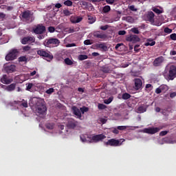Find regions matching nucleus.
<instances>
[{"label":"nucleus","mask_w":176,"mask_h":176,"mask_svg":"<svg viewBox=\"0 0 176 176\" xmlns=\"http://www.w3.org/2000/svg\"><path fill=\"white\" fill-rule=\"evenodd\" d=\"M47 112L46 102L43 99H37L36 100V115L39 118H45Z\"/></svg>","instance_id":"obj_1"},{"label":"nucleus","mask_w":176,"mask_h":176,"mask_svg":"<svg viewBox=\"0 0 176 176\" xmlns=\"http://www.w3.org/2000/svg\"><path fill=\"white\" fill-rule=\"evenodd\" d=\"M80 141L83 143L91 144L93 142H99V141H102L106 138L105 135L103 134L96 135H81L80 136Z\"/></svg>","instance_id":"obj_2"},{"label":"nucleus","mask_w":176,"mask_h":176,"mask_svg":"<svg viewBox=\"0 0 176 176\" xmlns=\"http://www.w3.org/2000/svg\"><path fill=\"white\" fill-rule=\"evenodd\" d=\"M165 71L166 72L168 71V79L174 80V78H176V67L173 65L166 66Z\"/></svg>","instance_id":"obj_3"},{"label":"nucleus","mask_w":176,"mask_h":176,"mask_svg":"<svg viewBox=\"0 0 176 176\" xmlns=\"http://www.w3.org/2000/svg\"><path fill=\"white\" fill-rule=\"evenodd\" d=\"M44 45L47 46V47H57L58 45H60V40L58 38H52L47 39L45 41Z\"/></svg>","instance_id":"obj_4"},{"label":"nucleus","mask_w":176,"mask_h":176,"mask_svg":"<svg viewBox=\"0 0 176 176\" xmlns=\"http://www.w3.org/2000/svg\"><path fill=\"white\" fill-rule=\"evenodd\" d=\"M17 54H19V50L16 49H12L10 51L8 54L6 56V61H13L17 58Z\"/></svg>","instance_id":"obj_5"},{"label":"nucleus","mask_w":176,"mask_h":176,"mask_svg":"<svg viewBox=\"0 0 176 176\" xmlns=\"http://www.w3.org/2000/svg\"><path fill=\"white\" fill-rule=\"evenodd\" d=\"M37 54H38V56H41V57H45V58H47V61L53 60V55L51 54L50 52L46 51L45 50H38Z\"/></svg>","instance_id":"obj_6"},{"label":"nucleus","mask_w":176,"mask_h":176,"mask_svg":"<svg viewBox=\"0 0 176 176\" xmlns=\"http://www.w3.org/2000/svg\"><path fill=\"white\" fill-rule=\"evenodd\" d=\"M105 146H120L122 142L120 140L116 139H110L104 142Z\"/></svg>","instance_id":"obj_7"},{"label":"nucleus","mask_w":176,"mask_h":176,"mask_svg":"<svg viewBox=\"0 0 176 176\" xmlns=\"http://www.w3.org/2000/svg\"><path fill=\"white\" fill-rule=\"evenodd\" d=\"M22 17L28 20V21L32 22L35 20V17L34 16V14L31 11H25L22 14Z\"/></svg>","instance_id":"obj_8"},{"label":"nucleus","mask_w":176,"mask_h":176,"mask_svg":"<svg viewBox=\"0 0 176 176\" xmlns=\"http://www.w3.org/2000/svg\"><path fill=\"white\" fill-rule=\"evenodd\" d=\"M21 42L22 45H30V43H35V37L34 36H28L26 37H23Z\"/></svg>","instance_id":"obj_9"},{"label":"nucleus","mask_w":176,"mask_h":176,"mask_svg":"<svg viewBox=\"0 0 176 176\" xmlns=\"http://www.w3.org/2000/svg\"><path fill=\"white\" fill-rule=\"evenodd\" d=\"M162 130L160 127H149L145 128L143 129V133H146V134H156V133H159Z\"/></svg>","instance_id":"obj_10"},{"label":"nucleus","mask_w":176,"mask_h":176,"mask_svg":"<svg viewBox=\"0 0 176 176\" xmlns=\"http://www.w3.org/2000/svg\"><path fill=\"white\" fill-rule=\"evenodd\" d=\"M46 31V27L42 24H38L36 28H33V32L36 34H42Z\"/></svg>","instance_id":"obj_11"},{"label":"nucleus","mask_w":176,"mask_h":176,"mask_svg":"<svg viewBox=\"0 0 176 176\" xmlns=\"http://www.w3.org/2000/svg\"><path fill=\"white\" fill-rule=\"evenodd\" d=\"M3 68L7 74H12L16 71V65H14L5 64Z\"/></svg>","instance_id":"obj_12"},{"label":"nucleus","mask_w":176,"mask_h":176,"mask_svg":"<svg viewBox=\"0 0 176 176\" xmlns=\"http://www.w3.org/2000/svg\"><path fill=\"white\" fill-rule=\"evenodd\" d=\"M126 41H127V42H132V43H137V42H140V39L138 36L135 34H131L126 36Z\"/></svg>","instance_id":"obj_13"},{"label":"nucleus","mask_w":176,"mask_h":176,"mask_svg":"<svg viewBox=\"0 0 176 176\" xmlns=\"http://www.w3.org/2000/svg\"><path fill=\"white\" fill-rule=\"evenodd\" d=\"M163 63H164V57L159 56L154 60V61L153 62V65L154 67H161Z\"/></svg>","instance_id":"obj_14"},{"label":"nucleus","mask_w":176,"mask_h":176,"mask_svg":"<svg viewBox=\"0 0 176 176\" xmlns=\"http://www.w3.org/2000/svg\"><path fill=\"white\" fill-rule=\"evenodd\" d=\"M72 111L78 119L82 118V113L80 112V109L76 107V106L72 107Z\"/></svg>","instance_id":"obj_15"},{"label":"nucleus","mask_w":176,"mask_h":176,"mask_svg":"<svg viewBox=\"0 0 176 176\" xmlns=\"http://www.w3.org/2000/svg\"><path fill=\"white\" fill-rule=\"evenodd\" d=\"M134 89L135 90H141L142 89V80L140 78H135L134 79Z\"/></svg>","instance_id":"obj_16"},{"label":"nucleus","mask_w":176,"mask_h":176,"mask_svg":"<svg viewBox=\"0 0 176 176\" xmlns=\"http://www.w3.org/2000/svg\"><path fill=\"white\" fill-rule=\"evenodd\" d=\"M1 83L4 85H10L12 82H13V78L8 77L6 74L3 75L2 78H1Z\"/></svg>","instance_id":"obj_17"},{"label":"nucleus","mask_w":176,"mask_h":176,"mask_svg":"<svg viewBox=\"0 0 176 176\" xmlns=\"http://www.w3.org/2000/svg\"><path fill=\"white\" fill-rule=\"evenodd\" d=\"M82 20H83V17L82 16L73 15L70 17V21L72 24H78V23H80Z\"/></svg>","instance_id":"obj_18"},{"label":"nucleus","mask_w":176,"mask_h":176,"mask_svg":"<svg viewBox=\"0 0 176 176\" xmlns=\"http://www.w3.org/2000/svg\"><path fill=\"white\" fill-rule=\"evenodd\" d=\"M1 87L6 90V91H13L16 89V83L10 84V85H1Z\"/></svg>","instance_id":"obj_19"},{"label":"nucleus","mask_w":176,"mask_h":176,"mask_svg":"<svg viewBox=\"0 0 176 176\" xmlns=\"http://www.w3.org/2000/svg\"><path fill=\"white\" fill-rule=\"evenodd\" d=\"M146 17L147 19V21H150V23H155V13L153 12L150 11L146 14Z\"/></svg>","instance_id":"obj_20"},{"label":"nucleus","mask_w":176,"mask_h":176,"mask_svg":"<svg viewBox=\"0 0 176 176\" xmlns=\"http://www.w3.org/2000/svg\"><path fill=\"white\" fill-rule=\"evenodd\" d=\"M95 38H99L100 39H107V34L100 33V32H96L94 33Z\"/></svg>","instance_id":"obj_21"},{"label":"nucleus","mask_w":176,"mask_h":176,"mask_svg":"<svg viewBox=\"0 0 176 176\" xmlns=\"http://www.w3.org/2000/svg\"><path fill=\"white\" fill-rule=\"evenodd\" d=\"M45 126L47 130L52 131H50L51 134H54V133H56V131H54V123H47Z\"/></svg>","instance_id":"obj_22"},{"label":"nucleus","mask_w":176,"mask_h":176,"mask_svg":"<svg viewBox=\"0 0 176 176\" xmlns=\"http://www.w3.org/2000/svg\"><path fill=\"white\" fill-rule=\"evenodd\" d=\"M76 124H78V122L70 119L67 123V127L69 129H75L76 127Z\"/></svg>","instance_id":"obj_23"},{"label":"nucleus","mask_w":176,"mask_h":176,"mask_svg":"<svg viewBox=\"0 0 176 176\" xmlns=\"http://www.w3.org/2000/svg\"><path fill=\"white\" fill-rule=\"evenodd\" d=\"M96 47H98V49H101V50H103V52H107V50H108V47L105 43L96 44Z\"/></svg>","instance_id":"obj_24"},{"label":"nucleus","mask_w":176,"mask_h":176,"mask_svg":"<svg viewBox=\"0 0 176 176\" xmlns=\"http://www.w3.org/2000/svg\"><path fill=\"white\" fill-rule=\"evenodd\" d=\"M155 45H156V41L152 38H148L147 42L145 43V46H155Z\"/></svg>","instance_id":"obj_25"},{"label":"nucleus","mask_w":176,"mask_h":176,"mask_svg":"<svg viewBox=\"0 0 176 176\" xmlns=\"http://www.w3.org/2000/svg\"><path fill=\"white\" fill-rule=\"evenodd\" d=\"M136 112L138 113H144V112H146V107H145L144 106H140L137 109H136Z\"/></svg>","instance_id":"obj_26"},{"label":"nucleus","mask_w":176,"mask_h":176,"mask_svg":"<svg viewBox=\"0 0 176 176\" xmlns=\"http://www.w3.org/2000/svg\"><path fill=\"white\" fill-rule=\"evenodd\" d=\"M100 71L104 72V74H109V72H111V69H109V67L108 66H103L101 67Z\"/></svg>","instance_id":"obj_27"},{"label":"nucleus","mask_w":176,"mask_h":176,"mask_svg":"<svg viewBox=\"0 0 176 176\" xmlns=\"http://www.w3.org/2000/svg\"><path fill=\"white\" fill-rule=\"evenodd\" d=\"M64 62L66 65H72L74 64V61H72L69 58H65Z\"/></svg>","instance_id":"obj_28"},{"label":"nucleus","mask_w":176,"mask_h":176,"mask_svg":"<svg viewBox=\"0 0 176 176\" xmlns=\"http://www.w3.org/2000/svg\"><path fill=\"white\" fill-rule=\"evenodd\" d=\"M122 20H125L128 23H133L134 22V19L131 16H126V17L124 16V17H122Z\"/></svg>","instance_id":"obj_29"},{"label":"nucleus","mask_w":176,"mask_h":176,"mask_svg":"<svg viewBox=\"0 0 176 176\" xmlns=\"http://www.w3.org/2000/svg\"><path fill=\"white\" fill-rule=\"evenodd\" d=\"M88 23H89V24H93L94 23H96V18L93 17L92 16L89 15L88 16Z\"/></svg>","instance_id":"obj_30"},{"label":"nucleus","mask_w":176,"mask_h":176,"mask_svg":"<svg viewBox=\"0 0 176 176\" xmlns=\"http://www.w3.org/2000/svg\"><path fill=\"white\" fill-rule=\"evenodd\" d=\"M122 46L123 47V46H124V45L123 43H118L115 47L116 50L120 52L122 50V49H123V47H122Z\"/></svg>","instance_id":"obj_31"},{"label":"nucleus","mask_w":176,"mask_h":176,"mask_svg":"<svg viewBox=\"0 0 176 176\" xmlns=\"http://www.w3.org/2000/svg\"><path fill=\"white\" fill-rule=\"evenodd\" d=\"M78 58L80 61H83V60H87V58H89V56H87V55H79L78 56Z\"/></svg>","instance_id":"obj_32"},{"label":"nucleus","mask_w":176,"mask_h":176,"mask_svg":"<svg viewBox=\"0 0 176 176\" xmlns=\"http://www.w3.org/2000/svg\"><path fill=\"white\" fill-rule=\"evenodd\" d=\"M131 32H133V34L138 35V34H140V30H138V28H132L131 29Z\"/></svg>","instance_id":"obj_33"},{"label":"nucleus","mask_w":176,"mask_h":176,"mask_svg":"<svg viewBox=\"0 0 176 176\" xmlns=\"http://www.w3.org/2000/svg\"><path fill=\"white\" fill-rule=\"evenodd\" d=\"M80 111L81 113L83 115L85 114V112H89V107H80Z\"/></svg>","instance_id":"obj_34"},{"label":"nucleus","mask_w":176,"mask_h":176,"mask_svg":"<svg viewBox=\"0 0 176 176\" xmlns=\"http://www.w3.org/2000/svg\"><path fill=\"white\" fill-rule=\"evenodd\" d=\"M160 88L161 89V91H162L164 93L167 91V90H168V87H167V85H166L160 86Z\"/></svg>","instance_id":"obj_35"},{"label":"nucleus","mask_w":176,"mask_h":176,"mask_svg":"<svg viewBox=\"0 0 176 176\" xmlns=\"http://www.w3.org/2000/svg\"><path fill=\"white\" fill-rule=\"evenodd\" d=\"M152 10L155 12V13H157V14H162L163 13V11L162 10H160L157 8H153Z\"/></svg>","instance_id":"obj_36"},{"label":"nucleus","mask_w":176,"mask_h":176,"mask_svg":"<svg viewBox=\"0 0 176 176\" xmlns=\"http://www.w3.org/2000/svg\"><path fill=\"white\" fill-rule=\"evenodd\" d=\"M131 97V95L127 93H124L122 94V99L123 100H129Z\"/></svg>","instance_id":"obj_37"},{"label":"nucleus","mask_w":176,"mask_h":176,"mask_svg":"<svg viewBox=\"0 0 176 176\" xmlns=\"http://www.w3.org/2000/svg\"><path fill=\"white\" fill-rule=\"evenodd\" d=\"M102 11L104 12V13H108V12L111 11V6H106L103 8Z\"/></svg>","instance_id":"obj_38"},{"label":"nucleus","mask_w":176,"mask_h":176,"mask_svg":"<svg viewBox=\"0 0 176 176\" xmlns=\"http://www.w3.org/2000/svg\"><path fill=\"white\" fill-rule=\"evenodd\" d=\"M112 101H113V97H110L108 99H105L104 100V102L108 105L109 104H111L112 102Z\"/></svg>","instance_id":"obj_39"},{"label":"nucleus","mask_w":176,"mask_h":176,"mask_svg":"<svg viewBox=\"0 0 176 176\" xmlns=\"http://www.w3.org/2000/svg\"><path fill=\"white\" fill-rule=\"evenodd\" d=\"M63 14L65 16H71V14H72V12L69 10L65 9V10H63Z\"/></svg>","instance_id":"obj_40"},{"label":"nucleus","mask_w":176,"mask_h":176,"mask_svg":"<svg viewBox=\"0 0 176 176\" xmlns=\"http://www.w3.org/2000/svg\"><path fill=\"white\" fill-rule=\"evenodd\" d=\"M128 127H130L129 126H117L118 130H120L121 131H123V130H126Z\"/></svg>","instance_id":"obj_41"},{"label":"nucleus","mask_w":176,"mask_h":176,"mask_svg":"<svg viewBox=\"0 0 176 176\" xmlns=\"http://www.w3.org/2000/svg\"><path fill=\"white\" fill-rule=\"evenodd\" d=\"M21 105H22V107H23L24 108H28V102H27V100H23Z\"/></svg>","instance_id":"obj_42"},{"label":"nucleus","mask_w":176,"mask_h":176,"mask_svg":"<svg viewBox=\"0 0 176 176\" xmlns=\"http://www.w3.org/2000/svg\"><path fill=\"white\" fill-rule=\"evenodd\" d=\"M128 9H129V10L131 12H137V8H135V6H129Z\"/></svg>","instance_id":"obj_43"},{"label":"nucleus","mask_w":176,"mask_h":176,"mask_svg":"<svg viewBox=\"0 0 176 176\" xmlns=\"http://www.w3.org/2000/svg\"><path fill=\"white\" fill-rule=\"evenodd\" d=\"M64 5L66 6H72V1L70 0H67L64 2Z\"/></svg>","instance_id":"obj_44"},{"label":"nucleus","mask_w":176,"mask_h":176,"mask_svg":"<svg viewBox=\"0 0 176 176\" xmlns=\"http://www.w3.org/2000/svg\"><path fill=\"white\" fill-rule=\"evenodd\" d=\"M164 32H165L166 34H171V32H173V30L168 28H165L164 30Z\"/></svg>","instance_id":"obj_45"},{"label":"nucleus","mask_w":176,"mask_h":176,"mask_svg":"<svg viewBox=\"0 0 176 176\" xmlns=\"http://www.w3.org/2000/svg\"><path fill=\"white\" fill-rule=\"evenodd\" d=\"M98 109H105V108H107V106L104 104L100 103L98 105Z\"/></svg>","instance_id":"obj_46"},{"label":"nucleus","mask_w":176,"mask_h":176,"mask_svg":"<svg viewBox=\"0 0 176 176\" xmlns=\"http://www.w3.org/2000/svg\"><path fill=\"white\" fill-rule=\"evenodd\" d=\"M125 108L126 109V111H133V107L131 104H128L125 106Z\"/></svg>","instance_id":"obj_47"},{"label":"nucleus","mask_w":176,"mask_h":176,"mask_svg":"<svg viewBox=\"0 0 176 176\" xmlns=\"http://www.w3.org/2000/svg\"><path fill=\"white\" fill-rule=\"evenodd\" d=\"M26 90H28V91H30V89H32V87L34 86L33 83H29V84H26Z\"/></svg>","instance_id":"obj_48"},{"label":"nucleus","mask_w":176,"mask_h":176,"mask_svg":"<svg viewBox=\"0 0 176 176\" xmlns=\"http://www.w3.org/2000/svg\"><path fill=\"white\" fill-rule=\"evenodd\" d=\"M19 60L21 62L26 63L28 59H27V57H25V56H21L19 58Z\"/></svg>","instance_id":"obj_49"},{"label":"nucleus","mask_w":176,"mask_h":176,"mask_svg":"<svg viewBox=\"0 0 176 176\" xmlns=\"http://www.w3.org/2000/svg\"><path fill=\"white\" fill-rule=\"evenodd\" d=\"M45 93H46L47 94H52V93H54V89H53V88H50V89H48L45 91Z\"/></svg>","instance_id":"obj_50"},{"label":"nucleus","mask_w":176,"mask_h":176,"mask_svg":"<svg viewBox=\"0 0 176 176\" xmlns=\"http://www.w3.org/2000/svg\"><path fill=\"white\" fill-rule=\"evenodd\" d=\"M23 52H30L31 50V47L26 45L23 47Z\"/></svg>","instance_id":"obj_51"},{"label":"nucleus","mask_w":176,"mask_h":176,"mask_svg":"<svg viewBox=\"0 0 176 176\" xmlns=\"http://www.w3.org/2000/svg\"><path fill=\"white\" fill-rule=\"evenodd\" d=\"M168 133V131H162L160 133V135L161 137H163L164 135H167V134Z\"/></svg>","instance_id":"obj_52"},{"label":"nucleus","mask_w":176,"mask_h":176,"mask_svg":"<svg viewBox=\"0 0 176 176\" xmlns=\"http://www.w3.org/2000/svg\"><path fill=\"white\" fill-rule=\"evenodd\" d=\"M48 31L49 32H54V31H56V28H54V27L53 26H50L48 28Z\"/></svg>","instance_id":"obj_53"},{"label":"nucleus","mask_w":176,"mask_h":176,"mask_svg":"<svg viewBox=\"0 0 176 176\" xmlns=\"http://www.w3.org/2000/svg\"><path fill=\"white\" fill-rule=\"evenodd\" d=\"M91 43H93L91 42V40H85V41H84V45H91Z\"/></svg>","instance_id":"obj_54"},{"label":"nucleus","mask_w":176,"mask_h":176,"mask_svg":"<svg viewBox=\"0 0 176 176\" xmlns=\"http://www.w3.org/2000/svg\"><path fill=\"white\" fill-rule=\"evenodd\" d=\"M100 28L102 30V31H107V30H108V25L100 26Z\"/></svg>","instance_id":"obj_55"},{"label":"nucleus","mask_w":176,"mask_h":176,"mask_svg":"<svg viewBox=\"0 0 176 176\" xmlns=\"http://www.w3.org/2000/svg\"><path fill=\"white\" fill-rule=\"evenodd\" d=\"M170 39H172V41H176V34L175 33L170 34Z\"/></svg>","instance_id":"obj_56"},{"label":"nucleus","mask_w":176,"mask_h":176,"mask_svg":"<svg viewBox=\"0 0 176 176\" xmlns=\"http://www.w3.org/2000/svg\"><path fill=\"white\" fill-rule=\"evenodd\" d=\"M126 30H120L118 32V35H126Z\"/></svg>","instance_id":"obj_57"},{"label":"nucleus","mask_w":176,"mask_h":176,"mask_svg":"<svg viewBox=\"0 0 176 176\" xmlns=\"http://www.w3.org/2000/svg\"><path fill=\"white\" fill-rule=\"evenodd\" d=\"M112 133H113L114 134H119V129L116 128H113L112 129Z\"/></svg>","instance_id":"obj_58"},{"label":"nucleus","mask_w":176,"mask_h":176,"mask_svg":"<svg viewBox=\"0 0 176 176\" xmlns=\"http://www.w3.org/2000/svg\"><path fill=\"white\" fill-rule=\"evenodd\" d=\"M99 121L102 123V124H105L107 123V119L105 118H100Z\"/></svg>","instance_id":"obj_59"},{"label":"nucleus","mask_w":176,"mask_h":176,"mask_svg":"<svg viewBox=\"0 0 176 176\" xmlns=\"http://www.w3.org/2000/svg\"><path fill=\"white\" fill-rule=\"evenodd\" d=\"M162 89H161L160 87L155 89L156 94H160V93H162Z\"/></svg>","instance_id":"obj_60"},{"label":"nucleus","mask_w":176,"mask_h":176,"mask_svg":"<svg viewBox=\"0 0 176 176\" xmlns=\"http://www.w3.org/2000/svg\"><path fill=\"white\" fill-rule=\"evenodd\" d=\"M153 88V87H152V85L151 84L146 85V89H149L150 90H152Z\"/></svg>","instance_id":"obj_61"},{"label":"nucleus","mask_w":176,"mask_h":176,"mask_svg":"<svg viewBox=\"0 0 176 176\" xmlns=\"http://www.w3.org/2000/svg\"><path fill=\"white\" fill-rule=\"evenodd\" d=\"M116 0H106L107 3H109V5H112L113 2H115Z\"/></svg>","instance_id":"obj_62"},{"label":"nucleus","mask_w":176,"mask_h":176,"mask_svg":"<svg viewBox=\"0 0 176 176\" xmlns=\"http://www.w3.org/2000/svg\"><path fill=\"white\" fill-rule=\"evenodd\" d=\"M120 20V15H118L113 19V21H119Z\"/></svg>","instance_id":"obj_63"},{"label":"nucleus","mask_w":176,"mask_h":176,"mask_svg":"<svg viewBox=\"0 0 176 176\" xmlns=\"http://www.w3.org/2000/svg\"><path fill=\"white\" fill-rule=\"evenodd\" d=\"M170 98H174V97H176V92L171 93L170 94Z\"/></svg>","instance_id":"obj_64"}]
</instances>
